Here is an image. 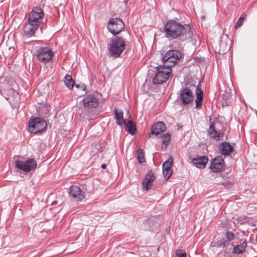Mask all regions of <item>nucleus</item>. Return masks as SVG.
I'll return each mask as SVG.
<instances>
[{"label": "nucleus", "instance_id": "obj_1", "mask_svg": "<svg viewBox=\"0 0 257 257\" xmlns=\"http://www.w3.org/2000/svg\"><path fill=\"white\" fill-rule=\"evenodd\" d=\"M181 58V54L177 50H169L162 58L163 65L156 67L157 73L153 79L154 84L165 82L169 77L172 76L171 67Z\"/></svg>", "mask_w": 257, "mask_h": 257}, {"label": "nucleus", "instance_id": "obj_2", "mask_svg": "<svg viewBox=\"0 0 257 257\" xmlns=\"http://www.w3.org/2000/svg\"><path fill=\"white\" fill-rule=\"evenodd\" d=\"M190 30L189 25H183L174 20L167 21L163 28L166 37L172 39L183 37Z\"/></svg>", "mask_w": 257, "mask_h": 257}, {"label": "nucleus", "instance_id": "obj_3", "mask_svg": "<svg viewBox=\"0 0 257 257\" xmlns=\"http://www.w3.org/2000/svg\"><path fill=\"white\" fill-rule=\"evenodd\" d=\"M125 43L122 38L115 37L108 45L109 54L114 57H118L124 51Z\"/></svg>", "mask_w": 257, "mask_h": 257}, {"label": "nucleus", "instance_id": "obj_4", "mask_svg": "<svg viewBox=\"0 0 257 257\" xmlns=\"http://www.w3.org/2000/svg\"><path fill=\"white\" fill-rule=\"evenodd\" d=\"M44 13L39 8H34L30 13L28 22L32 25L38 26L43 23Z\"/></svg>", "mask_w": 257, "mask_h": 257}, {"label": "nucleus", "instance_id": "obj_5", "mask_svg": "<svg viewBox=\"0 0 257 257\" xmlns=\"http://www.w3.org/2000/svg\"><path fill=\"white\" fill-rule=\"evenodd\" d=\"M47 125L46 121L39 117L31 118L28 122L30 132L35 134L45 130Z\"/></svg>", "mask_w": 257, "mask_h": 257}, {"label": "nucleus", "instance_id": "obj_6", "mask_svg": "<svg viewBox=\"0 0 257 257\" xmlns=\"http://www.w3.org/2000/svg\"><path fill=\"white\" fill-rule=\"evenodd\" d=\"M35 55L40 61L46 64L52 59L54 54L51 49L43 47L37 49Z\"/></svg>", "mask_w": 257, "mask_h": 257}, {"label": "nucleus", "instance_id": "obj_7", "mask_svg": "<svg viewBox=\"0 0 257 257\" xmlns=\"http://www.w3.org/2000/svg\"><path fill=\"white\" fill-rule=\"evenodd\" d=\"M124 28L122 20L119 18H111L107 25L108 30L113 35H116Z\"/></svg>", "mask_w": 257, "mask_h": 257}, {"label": "nucleus", "instance_id": "obj_8", "mask_svg": "<svg viewBox=\"0 0 257 257\" xmlns=\"http://www.w3.org/2000/svg\"><path fill=\"white\" fill-rule=\"evenodd\" d=\"M16 167L26 172H29L35 169L37 162L34 159H29L26 161L17 160L15 162Z\"/></svg>", "mask_w": 257, "mask_h": 257}, {"label": "nucleus", "instance_id": "obj_9", "mask_svg": "<svg viewBox=\"0 0 257 257\" xmlns=\"http://www.w3.org/2000/svg\"><path fill=\"white\" fill-rule=\"evenodd\" d=\"M178 98L183 105L189 104L194 98L192 90L188 87L183 88L180 90Z\"/></svg>", "mask_w": 257, "mask_h": 257}, {"label": "nucleus", "instance_id": "obj_10", "mask_svg": "<svg viewBox=\"0 0 257 257\" xmlns=\"http://www.w3.org/2000/svg\"><path fill=\"white\" fill-rule=\"evenodd\" d=\"M69 193L70 199L77 203L82 201L84 198L83 191L77 186H71Z\"/></svg>", "mask_w": 257, "mask_h": 257}, {"label": "nucleus", "instance_id": "obj_11", "mask_svg": "<svg viewBox=\"0 0 257 257\" xmlns=\"http://www.w3.org/2000/svg\"><path fill=\"white\" fill-rule=\"evenodd\" d=\"M224 166V161L221 156H218L211 161L210 170L214 173L222 172Z\"/></svg>", "mask_w": 257, "mask_h": 257}, {"label": "nucleus", "instance_id": "obj_12", "mask_svg": "<svg viewBox=\"0 0 257 257\" xmlns=\"http://www.w3.org/2000/svg\"><path fill=\"white\" fill-rule=\"evenodd\" d=\"M155 179V176L152 171H150L145 176L142 183L143 187L148 191L152 186L153 183Z\"/></svg>", "mask_w": 257, "mask_h": 257}, {"label": "nucleus", "instance_id": "obj_13", "mask_svg": "<svg viewBox=\"0 0 257 257\" xmlns=\"http://www.w3.org/2000/svg\"><path fill=\"white\" fill-rule=\"evenodd\" d=\"M83 105L85 107L95 108L98 105L97 99L93 95H88L83 99Z\"/></svg>", "mask_w": 257, "mask_h": 257}, {"label": "nucleus", "instance_id": "obj_14", "mask_svg": "<svg viewBox=\"0 0 257 257\" xmlns=\"http://www.w3.org/2000/svg\"><path fill=\"white\" fill-rule=\"evenodd\" d=\"M208 161V158L206 156L194 158L192 160V162L196 167L203 169L206 167Z\"/></svg>", "mask_w": 257, "mask_h": 257}, {"label": "nucleus", "instance_id": "obj_15", "mask_svg": "<svg viewBox=\"0 0 257 257\" xmlns=\"http://www.w3.org/2000/svg\"><path fill=\"white\" fill-rule=\"evenodd\" d=\"M165 126L163 122L159 121L154 123L151 127V133L158 137L165 131Z\"/></svg>", "mask_w": 257, "mask_h": 257}, {"label": "nucleus", "instance_id": "obj_16", "mask_svg": "<svg viewBox=\"0 0 257 257\" xmlns=\"http://www.w3.org/2000/svg\"><path fill=\"white\" fill-rule=\"evenodd\" d=\"M39 27L38 26L32 25L28 22L24 27V34L27 37H32L34 36L36 31L38 30Z\"/></svg>", "mask_w": 257, "mask_h": 257}, {"label": "nucleus", "instance_id": "obj_17", "mask_svg": "<svg viewBox=\"0 0 257 257\" xmlns=\"http://www.w3.org/2000/svg\"><path fill=\"white\" fill-rule=\"evenodd\" d=\"M221 153L224 155H229L233 151V147L229 143L224 142L220 144Z\"/></svg>", "mask_w": 257, "mask_h": 257}, {"label": "nucleus", "instance_id": "obj_18", "mask_svg": "<svg viewBox=\"0 0 257 257\" xmlns=\"http://www.w3.org/2000/svg\"><path fill=\"white\" fill-rule=\"evenodd\" d=\"M124 124V127L125 130L132 135H134L136 132V126L134 122L132 120L126 121L124 120L123 122Z\"/></svg>", "mask_w": 257, "mask_h": 257}, {"label": "nucleus", "instance_id": "obj_19", "mask_svg": "<svg viewBox=\"0 0 257 257\" xmlns=\"http://www.w3.org/2000/svg\"><path fill=\"white\" fill-rule=\"evenodd\" d=\"M196 98L195 99L196 107H199L201 106L203 99V91L198 85L196 89Z\"/></svg>", "mask_w": 257, "mask_h": 257}, {"label": "nucleus", "instance_id": "obj_20", "mask_svg": "<svg viewBox=\"0 0 257 257\" xmlns=\"http://www.w3.org/2000/svg\"><path fill=\"white\" fill-rule=\"evenodd\" d=\"M114 110L116 123L118 125L121 126L124 120H125L123 119V112L121 110L118 111L116 109H114Z\"/></svg>", "mask_w": 257, "mask_h": 257}, {"label": "nucleus", "instance_id": "obj_21", "mask_svg": "<svg viewBox=\"0 0 257 257\" xmlns=\"http://www.w3.org/2000/svg\"><path fill=\"white\" fill-rule=\"evenodd\" d=\"M208 133L212 138L216 140H219L220 138V134L215 131L214 127L212 124L210 125L208 130Z\"/></svg>", "mask_w": 257, "mask_h": 257}, {"label": "nucleus", "instance_id": "obj_22", "mask_svg": "<svg viewBox=\"0 0 257 257\" xmlns=\"http://www.w3.org/2000/svg\"><path fill=\"white\" fill-rule=\"evenodd\" d=\"M247 246L246 242L244 241L242 243L236 245L233 248V251L237 254L243 253Z\"/></svg>", "mask_w": 257, "mask_h": 257}, {"label": "nucleus", "instance_id": "obj_23", "mask_svg": "<svg viewBox=\"0 0 257 257\" xmlns=\"http://www.w3.org/2000/svg\"><path fill=\"white\" fill-rule=\"evenodd\" d=\"M64 81L68 88H73L74 82L72 80V77L70 75H66Z\"/></svg>", "mask_w": 257, "mask_h": 257}, {"label": "nucleus", "instance_id": "obj_24", "mask_svg": "<svg viewBox=\"0 0 257 257\" xmlns=\"http://www.w3.org/2000/svg\"><path fill=\"white\" fill-rule=\"evenodd\" d=\"M137 159L140 164L145 162V154L142 149H139L137 152Z\"/></svg>", "mask_w": 257, "mask_h": 257}, {"label": "nucleus", "instance_id": "obj_25", "mask_svg": "<svg viewBox=\"0 0 257 257\" xmlns=\"http://www.w3.org/2000/svg\"><path fill=\"white\" fill-rule=\"evenodd\" d=\"M163 141L162 143L165 145V149H166L170 143L171 140V135L169 133H166L162 137Z\"/></svg>", "mask_w": 257, "mask_h": 257}, {"label": "nucleus", "instance_id": "obj_26", "mask_svg": "<svg viewBox=\"0 0 257 257\" xmlns=\"http://www.w3.org/2000/svg\"><path fill=\"white\" fill-rule=\"evenodd\" d=\"M246 15L244 14H242L240 18L238 19V21L235 24V29H238L240 26H242V25L243 23L244 20L245 19L246 17Z\"/></svg>", "mask_w": 257, "mask_h": 257}, {"label": "nucleus", "instance_id": "obj_27", "mask_svg": "<svg viewBox=\"0 0 257 257\" xmlns=\"http://www.w3.org/2000/svg\"><path fill=\"white\" fill-rule=\"evenodd\" d=\"M172 168H163V174L166 179H168L172 174Z\"/></svg>", "mask_w": 257, "mask_h": 257}, {"label": "nucleus", "instance_id": "obj_28", "mask_svg": "<svg viewBox=\"0 0 257 257\" xmlns=\"http://www.w3.org/2000/svg\"><path fill=\"white\" fill-rule=\"evenodd\" d=\"M173 159L172 157L166 161L163 164V168H172Z\"/></svg>", "mask_w": 257, "mask_h": 257}, {"label": "nucleus", "instance_id": "obj_29", "mask_svg": "<svg viewBox=\"0 0 257 257\" xmlns=\"http://www.w3.org/2000/svg\"><path fill=\"white\" fill-rule=\"evenodd\" d=\"M225 235L228 241H232L235 237L234 233L230 231H226Z\"/></svg>", "mask_w": 257, "mask_h": 257}, {"label": "nucleus", "instance_id": "obj_30", "mask_svg": "<svg viewBox=\"0 0 257 257\" xmlns=\"http://www.w3.org/2000/svg\"><path fill=\"white\" fill-rule=\"evenodd\" d=\"M176 257H186V253L184 252H182L180 250L176 251Z\"/></svg>", "mask_w": 257, "mask_h": 257}, {"label": "nucleus", "instance_id": "obj_31", "mask_svg": "<svg viewBox=\"0 0 257 257\" xmlns=\"http://www.w3.org/2000/svg\"><path fill=\"white\" fill-rule=\"evenodd\" d=\"M101 167L102 169H105L106 168V165L105 164H103L101 165Z\"/></svg>", "mask_w": 257, "mask_h": 257}, {"label": "nucleus", "instance_id": "obj_32", "mask_svg": "<svg viewBox=\"0 0 257 257\" xmlns=\"http://www.w3.org/2000/svg\"><path fill=\"white\" fill-rule=\"evenodd\" d=\"M45 107V108H46V109H47V108H48V106H45V107Z\"/></svg>", "mask_w": 257, "mask_h": 257}, {"label": "nucleus", "instance_id": "obj_33", "mask_svg": "<svg viewBox=\"0 0 257 257\" xmlns=\"http://www.w3.org/2000/svg\"><path fill=\"white\" fill-rule=\"evenodd\" d=\"M41 112H42L43 113H44V112H43V110H41Z\"/></svg>", "mask_w": 257, "mask_h": 257}, {"label": "nucleus", "instance_id": "obj_34", "mask_svg": "<svg viewBox=\"0 0 257 257\" xmlns=\"http://www.w3.org/2000/svg\"><path fill=\"white\" fill-rule=\"evenodd\" d=\"M256 241H257V234H256Z\"/></svg>", "mask_w": 257, "mask_h": 257}]
</instances>
